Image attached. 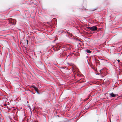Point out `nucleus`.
Listing matches in <instances>:
<instances>
[{"label":"nucleus","instance_id":"f257e3e1","mask_svg":"<svg viewBox=\"0 0 122 122\" xmlns=\"http://www.w3.org/2000/svg\"><path fill=\"white\" fill-rule=\"evenodd\" d=\"M87 28L89 30H91L92 31H94L96 30L97 29V27L96 26H94L92 27H88Z\"/></svg>","mask_w":122,"mask_h":122},{"label":"nucleus","instance_id":"f03ea898","mask_svg":"<svg viewBox=\"0 0 122 122\" xmlns=\"http://www.w3.org/2000/svg\"><path fill=\"white\" fill-rule=\"evenodd\" d=\"M11 74L13 75V76H18L19 77V76H18V73H14L13 72H11Z\"/></svg>","mask_w":122,"mask_h":122},{"label":"nucleus","instance_id":"7ed1b4c3","mask_svg":"<svg viewBox=\"0 0 122 122\" xmlns=\"http://www.w3.org/2000/svg\"><path fill=\"white\" fill-rule=\"evenodd\" d=\"M109 95L111 97H115V94H114L113 92L110 93Z\"/></svg>","mask_w":122,"mask_h":122},{"label":"nucleus","instance_id":"20e7f679","mask_svg":"<svg viewBox=\"0 0 122 122\" xmlns=\"http://www.w3.org/2000/svg\"><path fill=\"white\" fill-rule=\"evenodd\" d=\"M13 79L15 81H17L19 80V78L18 77H15L13 78Z\"/></svg>","mask_w":122,"mask_h":122},{"label":"nucleus","instance_id":"39448f33","mask_svg":"<svg viewBox=\"0 0 122 122\" xmlns=\"http://www.w3.org/2000/svg\"><path fill=\"white\" fill-rule=\"evenodd\" d=\"M85 51L88 53H89L91 52V51H90L89 50L87 49L85 50Z\"/></svg>","mask_w":122,"mask_h":122},{"label":"nucleus","instance_id":"423d86ee","mask_svg":"<svg viewBox=\"0 0 122 122\" xmlns=\"http://www.w3.org/2000/svg\"><path fill=\"white\" fill-rule=\"evenodd\" d=\"M34 89H35V90L36 91V92H38V89L36 87H34Z\"/></svg>","mask_w":122,"mask_h":122},{"label":"nucleus","instance_id":"0eeeda50","mask_svg":"<svg viewBox=\"0 0 122 122\" xmlns=\"http://www.w3.org/2000/svg\"><path fill=\"white\" fill-rule=\"evenodd\" d=\"M103 70H104L103 69H101L100 70V72L101 74H102L103 73Z\"/></svg>","mask_w":122,"mask_h":122},{"label":"nucleus","instance_id":"6e6552de","mask_svg":"<svg viewBox=\"0 0 122 122\" xmlns=\"http://www.w3.org/2000/svg\"><path fill=\"white\" fill-rule=\"evenodd\" d=\"M72 48V47L71 46H69L66 49V50L67 51V50L68 49H71Z\"/></svg>","mask_w":122,"mask_h":122},{"label":"nucleus","instance_id":"1a4fd4ad","mask_svg":"<svg viewBox=\"0 0 122 122\" xmlns=\"http://www.w3.org/2000/svg\"><path fill=\"white\" fill-rule=\"evenodd\" d=\"M67 32L69 35V36H71V33L68 31H67Z\"/></svg>","mask_w":122,"mask_h":122},{"label":"nucleus","instance_id":"9d476101","mask_svg":"<svg viewBox=\"0 0 122 122\" xmlns=\"http://www.w3.org/2000/svg\"><path fill=\"white\" fill-rule=\"evenodd\" d=\"M89 96H88V98H86L85 99H84V101H86L87 100H88L89 98Z\"/></svg>","mask_w":122,"mask_h":122},{"label":"nucleus","instance_id":"9b49d317","mask_svg":"<svg viewBox=\"0 0 122 122\" xmlns=\"http://www.w3.org/2000/svg\"><path fill=\"white\" fill-rule=\"evenodd\" d=\"M14 21V20H12L11 21V22L13 24H15V23H13V21Z\"/></svg>","mask_w":122,"mask_h":122},{"label":"nucleus","instance_id":"f8f14e48","mask_svg":"<svg viewBox=\"0 0 122 122\" xmlns=\"http://www.w3.org/2000/svg\"><path fill=\"white\" fill-rule=\"evenodd\" d=\"M58 32H61V33H62L63 32V31H59Z\"/></svg>","mask_w":122,"mask_h":122},{"label":"nucleus","instance_id":"ddd939ff","mask_svg":"<svg viewBox=\"0 0 122 122\" xmlns=\"http://www.w3.org/2000/svg\"><path fill=\"white\" fill-rule=\"evenodd\" d=\"M28 44V40H27V44Z\"/></svg>","mask_w":122,"mask_h":122},{"label":"nucleus","instance_id":"4468645a","mask_svg":"<svg viewBox=\"0 0 122 122\" xmlns=\"http://www.w3.org/2000/svg\"><path fill=\"white\" fill-rule=\"evenodd\" d=\"M117 61H118V62H120V60H117Z\"/></svg>","mask_w":122,"mask_h":122},{"label":"nucleus","instance_id":"2eb2a0df","mask_svg":"<svg viewBox=\"0 0 122 122\" xmlns=\"http://www.w3.org/2000/svg\"><path fill=\"white\" fill-rule=\"evenodd\" d=\"M115 97L116 96H118V95L117 94H115Z\"/></svg>","mask_w":122,"mask_h":122},{"label":"nucleus","instance_id":"dca6fc26","mask_svg":"<svg viewBox=\"0 0 122 122\" xmlns=\"http://www.w3.org/2000/svg\"><path fill=\"white\" fill-rule=\"evenodd\" d=\"M67 47H68V46H69V45H67Z\"/></svg>","mask_w":122,"mask_h":122},{"label":"nucleus","instance_id":"f3484780","mask_svg":"<svg viewBox=\"0 0 122 122\" xmlns=\"http://www.w3.org/2000/svg\"><path fill=\"white\" fill-rule=\"evenodd\" d=\"M61 68H63V67H61Z\"/></svg>","mask_w":122,"mask_h":122}]
</instances>
